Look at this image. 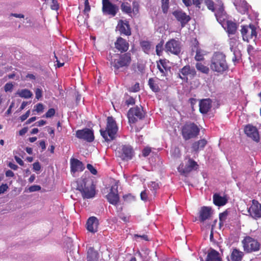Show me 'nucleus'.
Masks as SVG:
<instances>
[{
	"label": "nucleus",
	"mask_w": 261,
	"mask_h": 261,
	"mask_svg": "<svg viewBox=\"0 0 261 261\" xmlns=\"http://www.w3.org/2000/svg\"><path fill=\"white\" fill-rule=\"evenodd\" d=\"M200 129L193 122H187L181 128V134L185 141L196 138L199 134Z\"/></svg>",
	"instance_id": "423d86ee"
},
{
	"label": "nucleus",
	"mask_w": 261,
	"mask_h": 261,
	"mask_svg": "<svg viewBox=\"0 0 261 261\" xmlns=\"http://www.w3.org/2000/svg\"><path fill=\"white\" fill-rule=\"evenodd\" d=\"M15 160H16V162L20 165V166H23L24 162L18 156H14Z\"/></svg>",
	"instance_id": "0e129e2a"
},
{
	"label": "nucleus",
	"mask_w": 261,
	"mask_h": 261,
	"mask_svg": "<svg viewBox=\"0 0 261 261\" xmlns=\"http://www.w3.org/2000/svg\"><path fill=\"white\" fill-rule=\"evenodd\" d=\"M248 213L254 219L261 218V204L257 200H252V204L248 210Z\"/></svg>",
	"instance_id": "dca6fc26"
},
{
	"label": "nucleus",
	"mask_w": 261,
	"mask_h": 261,
	"mask_svg": "<svg viewBox=\"0 0 261 261\" xmlns=\"http://www.w3.org/2000/svg\"><path fill=\"white\" fill-rule=\"evenodd\" d=\"M228 212L226 211L219 214V224L220 225L226 220Z\"/></svg>",
	"instance_id": "79ce46f5"
},
{
	"label": "nucleus",
	"mask_w": 261,
	"mask_h": 261,
	"mask_svg": "<svg viewBox=\"0 0 261 261\" xmlns=\"http://www.w3.org/2000/svg\"><path fill=\"white\" fill-rule=\"evenodd\" d=\"M117 28L121 34H123L126 36L131 35L130 27L127 22H124L122 20H120Z\"/></svg>",
	"instance_id": "393cba45"
},
{
	"label": "nucleus",
	"mask_w": 261,
	"mask_h": 261,
	"mask_svg": "<svg viewBox=\"0 0 261 261\" xmlns=\"http://www.w3.org/2000/svg\"><path fill=\"white\" fill-rule=\"evenodd\" d=\"M244 256V253L237 248H233L228 258V261H242Z\"/></svg>",
	"instance_id": "bb28decb"
},
{
	"label": "nucleus",
	"mask_w": 261,
	"mask_h": 261,
	"mask_svg": "<svg viewBox=\"0 0 261 261\" xmlns=\"http://www.w3.org/2000/svg\"><path fill=\"white\" fill-rule=\"evenodd\" d=\"M122 11L125 14L130 15L132 13V9L130 5L127 2H123L121 5Z\"/></svg>",
	"instance_id": "f704fd0d"
},
{
	"label": "nucleus",
	"mask_w": 261,
	"mask_h": 261,
	"mask_svg": "<svg viewBox=\"0 0 261 261\" xmlns=\"http://www.w3.org/2000/svg\"><path fill=\"white\" fill-rule=\"evenodd\" d=\"M149 188L153 196H155L156 191L160 188L159 184L155 181H151Z\"/></svg>",
	"instance_id": "4c0bfd02"
},
{
	"label": "nucleus",
	"mask_w": 261,
	"mask_h": 261,
	"mask_svg": "<svg viewBox=\"0 0 261 261\" xmlns=\"http://www.w3.org/2000/svg\"><path fill=\"white\" fill-rule=\"evenodd\" d=\"M244 251L246 253L257 252L260 248V243L250 236H246L242 241Z\"/></svg>",
	"instance_id": "0eeeda50"
},
{
	"label": "nucleus",
	"mask_w": 261,
	"mask_h": 261,
	"mask_svg": "<svg viewBox=\"0 0 261 261\" xmlns=\"http://www.w3.org/2000/svg\"><path fill=\"white\" fill-rule=\"evenodd\" d=\"M206 144L207 141L205 139L199 140L192 144V149L194 151L197 152L199 150L203 149Z\"/></svg>",
	"instance_id": "cd10ccee"
},
{
	"label": "nucleus",
	"mask_w": 261,
	"mask_h": 261,
	"mask_svg": "<svg viewBox=\"0 0 261 261\" xmlns=\"http://www.w3.org/2000/svg\"><path fill=\"white\" fill-rule=\"evenodd\" d=\"M133 11L134 12H138L139 11V5L136 3V2H134L133 3Z\"/></svg>",
	"instance_id": "774afa93"
},
{
	"label": "nucleus",
	"mask_w": 261,
	"mask_h": 261,
	"mask_svg": "<svg viewBox=\"0 0 261 261\" xmlns=\"http://www.w3.org/2000/svg\"><path fill=\"white\" fill-rule=\"evenodd\" d=\"M36 98L39 99L42 96V90L40 88H37L35 91Z\"/></svg>",
	"instance_id": "603ef678"
},
{
	"label": "nucleus",
	"mask_w": 261,
	"mask_h": 261,
	"mask_svg": "<svg viewBox=\"0 0 261 261\" xmlns=\"http://www.w3.org/2000/svg\"><path fill=\"white\" fill-rule=\"evenodd\" d=\"M163 41H161L160 43H159L155 47V51L156 54L158 56H162V51L163 50Z\"/></svg>",
	"instance_id": "a19ab883"
},
{
	"label": "nucleus",
	"mask_w": 261,
	"mask_h": 261,
	"mask_svg": "<svg viewBox=\"0 0 261 261\" xmlns=\"http://www.w3.org/2000/svg\"><path fill=\"white\" fill-rule=\"evenodd\" d=\"M49 3L51 10L57 11L59 9V5L57 0H52Z\"/></svg>",
	"instance_id": "37998d69"
},
{
	"label": "nucleus",
	"mask_w": 261,
	"mask_h": 261,
	"mask_svg": "<svg viewBox=\"0 0 261 261\" xmlns=\"http://www.w3.org/2000/svg\"><path fill=\"white\" fill-rule=\"evenodd\" d=\"M8 166L12 169L13 170H16L17 169H18V166L17 165H16V164L13 163H11V162H10L9 164H8Z\"/></svg>",
	"instance_id": "69168bd1"
},
{
	"label": "nucleus",
	"mask_w": 261,
	"mask_h": 261,
	"mask_svg": "<svg viewBox=\"0 0 261 261\" xmlns=\"http://www.w3.org/2000/svg\"><path fill=\"white\" fill-rule=\"evenodd\" d=\"M98 220L95 217H90L87 222V229L91 232L94 233L97 231Z\"/></svg>",
	"instance_id": "b1692460"
},
{
	"label": "nucleus",
	"mask_w": 261,
	"mask_h": 261,
	"mask_svg": "<svg viewBox=\"0 0 261 261\" xmlns=\"http://www.w3.org/2000/svg\"><path fill=\"white\" fill-rule=\"evenodd\" d=\"M183 3L187 7L191 6L192 4H193V1L194 0H182Z\"/></svg>",
	"instance_id": "680f3d73"
},
{
	"label": "nucleus",
	"mask_w": 261,
	"mask_h": 261,
	"mask_svg": "<svg viewBox=\"0 0 261 261\" xmlns=\"http://www.w3.org/2000/svg\"><path fill=\"white\" fill-rule=\"evenodd\" d=\"M145 113L143 108L138 106L130 108L128 113L127 117L130 123H134L138 120H141L144 117Z\"/></svg>",
	"instance_id": "1a4fd4ad"
},
{
	"label": "nucleus",
	"mask_w": 261,
	"mask_h": 261,
	"mask_svg": "<svg viewBox=\"0 0 261 261\" xmlns=\"http://www.w3.org/2000/svg\"><path fill=\"white\" fill-rule=\"evenodd\" d=\"M84 13L85 14L88 13L90 11V6L89 5V0H85L84 2Z\"/></svg>",
	"instance_id": "de8ad7c7"
},
{
	"label": "nucleus",
	"mask_w": 261,
	"mask_h": 261,
	"mask_svg": "<svg viewBox=\"0 0 261 261\" xmlns=\"http://www.w3.org/2000/svg\"><path fill=\"white\" fill-rule=\"evenodd\" d=\"M131 91L133 92H137L140 90L139 83H136L133 87L132 88Z\"/></svg>",
	"instance_id": "338daca9"
},
{
	"label": "nucleus",
	"mask_w": 261,
	"mask_h": 261,
	"mask_svg": "<svg viewBox=\"0 0 261 261\" xmlns=\"http://www.w3.org/2000/svg\"><path fill=\"white\" fill-rule=\"evenodd\" d=\"M17 94L21 97L24 98H31L33 94L28 89H22L20 91H18Z\"/></svg>",
	"instance_id": "c9c22d12"
},
{
	"label": "nucleus",
	"mask_w": 261,
	"mask_h": 261,
	"mask_svg": "<svg viewBox=\"0 0 261 261\" xmlns=\"http://www.w3.org/2000/svg\"><path fill=\"white\" fill-rule=\"evenodd\" d=\"M87 169L93 175H96L97 173L96 169L90 164H88L87 165Z\"/></svg>",
	"instance_id": "09e8293b"
},
{
	"label": "nucleus",
	"mask_w": 261,
	"mask_h": 261,
	"mask_svg": "<svg viewBox=\"0 0 261 261\" xmlns=\"http://www.w3.org/2000/svg\"><path fill=\"white\" fill-rule=\"evenodd\" d=\"M98 255L93 247H90L87 251V261H98Z\"/></svg>",
	"instance_id": "7c9ffc66"
},
{
	"label": "nucleus",
	"mask_w": 261,
	"mask_h": 261,
	"mask_svg": "<svg viewBox=\"0 0 261 261\" xmlns=\"http://www.w3.org/2000/svg\"><path fill=\"white\" fill-rule=\"evenodd\" d=\"M135 103V99L132 97H129L125 101V103L127 106L133 105Z\"/></svg>",
	"instance_id": "13d9d810"
},
{
	"label": "nucleus",
	"mask_w": 261,
	"mask_h": 261,
	"mask_svg": "<svg viewBox=\"0 0 261 261\" xmlns=\"http://www.w3.org/2000/svg\"><path fill=\"white\" fill-rule=\"evenodd\" d=\"M13 87V85L12 83H7L4 86V90L6 92L11 91Z\"/></svg>",
	"instance_id": "6e6d98bb"
},
{
	"label": "nucleus",
	"mask_w": 261,
	"mask_h": 261,
	"mask_svg": "<svg viewBox=\"0 0 261 261\" xmlns=\"http://www.w3.org/2000/svg\"><path fill=\"white\" fill-rule=\"evenodd\" d=\"M169 61L166 59H160L156 62L157 68L162 73V75H167L168 71L170 70V67L168 66Z\"/></svg>",
	"instance_id": "5701e85b"
},
{
	"label": "nucleus",
	"mask_w": 261,
	"mask_h": 261,
	"mask_svg": "<svg viewBox=\"0 0 261 261\" xmlns=\"http://www.w3.org/2000/svg\"><path fill=\"white\" fill-rule=\"evenodd\" d=\"M115 47L121 53H126L129 48V43L122 37H118L115 42Z\"/></svg>",
	"instance_id": "aec40b11"
},
{
	"label": "nucleus",
	"mask_w": 261,
	"mask_h": 261,
	"mask_svg": "<svg viewBox=\"0 0 261 261\" xmlns=\"http://www.w3.org/2000/svg\"><path fill=\"white\" fill-rule=\"evenodd\" d=\"M165 47L166 52L178 56L181 52V44L178 40L171 39L166 43Z\"/></svg>",
	"instance_id": "9d476101"
},
{
	"label": "nucleus",
	"mask_w": 261,
	"mask_h": 261,
	"mask_svg": "<svg viewBox=\"0 0 261 261\" xmlns=\"http://www.w3.org/2000/svg\"><path fill=\"white\" fill-rule=\"evenodd\" d=\"M198 166L196 162L191 158H189L185 167L184 164H180L178 167V170L181 174H188L192 170H196Z\"/></svg>",
	"instance_id": "ddd939ff"
},
{
	"label": "nucleus",
	"mask_w": 261,
	"mask_h": 261,
	"mask_svg": "<svg viewBox=\"0 0 261 261\" xmlns=\"http://www.w3.org/2000/svg\"><path fill=\"white\" fill-rule=\"evenodd\" d=\"M33 169L35 171H39L41 169V166L38 162L33 164Z\"/></svg>",
	"instance_id": "052dcab7"
},
{
	"label": "nucleus",
	"mask_w": 261,
	"mask_h": 261,
	"mask_svg": "<svg viewBox=\"0 0 261 261\" xmlns=\"http://www.w3.org/2000/svg\"><path fill=\"white\" fill-rule=\"evenodd\" d=\"M161 8L164 13L167 14L169 9V0H161Z\"/></svg>",
	"instance_id": "ea45409f"
},
{
	"label": "nucleus",
	"mask_w": 261,
	"mask_h": 261,
	"mask_svg": "<svg viewBox=\"0 0 261 261\" xmlns=\"http://www.w3.org/2000/svg\"><path fill=\"white\" fill-rule=\"evenodd\" d=\"M140 197L141 199L143 201H146L148 200V195L146 190L141 192L140 194Z\"/></svg>",
	"instance_id": "3c124183"
},
{
	"label": "nucleus",
	"mask_w": 261,
	"mask_h": 261,
	"mask_svg": "<svg viewBox=\"0 0 261 261\" xmlns=\"http://www.w3.org/2000/svg\"><path fill=\"white\" fill-rule=\"evenodd\" d=\"M204 51L202 49H200L197 52H196V55L194 58L195 60L197 61H202L204 60Z\"/></svg>",
	"instance_id": "58836bf2"
},
{
	"label": "nucleus",
	"mask_w": 261,
	"mask_h": 261,
	"mask_svg": "<svg viewBox=\"0 0 261 261\" xmlns=\"http://www.w3.org/2000/svg\"><path fill=\"white\" fill-rule=\"evenodd\" d=\"M140 46L143 51L146 54H149L151 48V42L143 40L140 42Z\"/></svg>",
	"instance_id": "473e14b6"
},
{
	"label": "nucleus",
	"mask_w": 261,
	"mask_h": 261,
	"mask_svg": "<svg viewBox=\"0 0 261 261\" xmlns=\"http://www.w3.org/2000/svg\"><path fill=\"white\" fill-rule=\"evenodd\" d=\"M195 67L197 70L202 73L208 74L210 72L209 68L204 65L202 63L198 62L196 63Z\"/></svg>",
	"instance_id": "72a5a7b5"
},
{
	"label": "nucleus",
	"mask_w": 261,
	"mask_h": 261,
	"mask_svg": "<svg viewBox=\"0 0 261 261\" xmlns=\"http://www.w3.org/2000/svg\"><path fill=\"white\" fill-rule=\"evenodd\" d=\"M120 149L119 156L122 160L128 161L133 158L134 155V151L130 145H123Z\"/></svg>",
	"instance_id": "2eb2a0df"
},
{
	"label": "nucleus",
	"mask_w": 261,
	"mask_h": 261,
	"mask_svg": "<svg viewBox=\"0 0 261 261\" xmlns=\"http://www.w3.org/2000/svg\"><path fill=\"white\" fill-rule=\"evenodd\" d=\"M118 127L116 122L112 116H109L107 119L105 129L101 128L100 133L101 136L107 142H110L116 138Z\"/></svg>",
	"instance_id": "39448f33"
},
{
	"label": "nucleus",
	"mask_w": 261,
	"mask_h": 261,
	"mask_svg": "<svg viewBox=\"0 0 261 261\" xmlns=\"http://www.w3.org/2000/svg\"><path fill=\"white\" fill-rule=\"evenodd\" d=\"M76 137L80 139H82L89 142H92L94 139L93 131L88 128L77 130L76 132Z\"/></svg>",
	"instance_id": "4468645a"
},
{
	"label": "nucleus",
	"mask_w": 261,
	"mask_h": 261,
	"mask_svg": "<svg viewBox=\"0 0 261 261\" xmlns=\"http://www.w3.org/2000/svg\"><path fill=\"white\" fill-rule=\"evenodd\" d=\"M205 261H221L219 253L214 249L208 252Z\"/></svg>",
	"instance_id": "c85d7f7f"
},
{
	"label": "nucleus",
	"mask_w": 261,
	"mask_h": 261,
	"mask_svg": "<svg viewBox=\"0 0 261 261\" xmlns=\"http://www.w3.org/2000/svg\"><path fill=\"white\" fill-rule=\"evenodd\" d=\"M132 60V55L129 52L116 54L114 55L113 59L111 56V67L115 74H117L120 71L128 69Z\"/></svg>",
	"instance_id": "f03ea898"
},
{
	"label": "nucleus",
	"mask_w": 261,
	"mask_h": 261,
	"mask_svg": "<svg viewBox=\"0 0 261 261\" xmlns=\"http://www.w3.org/2000/svg\"><path fill=\"white\" fill-rule=\"evenodd\" d=\"M102 10L104 14L115 16L119 10L118 7L109 0H102Z\"/></svg>",
	"instance_id": "f8f14e48"
},
{
	"label": "nucleus",
	"mask_w": 261,
	"mask_h": 261,
	"mask_svg": "<svg viewBox=\"0 0 261 261\" xmlns=\"http://www.w3.org/2000/svg\"><path fill=\"white\" fill-rule=\"evenodd\" d=\"M148 85L150 89L154 92H158L160 90V88L158 85L155 83L153 78H150L148 80Z\"/></svg>",
	"instance_id": "e433bc0d"
},
{
	"label": "nucleus",
	"mask_w": 261,
	"mask_h": 261,
	"mask_svg": "<svg viewBox=\"0 0 261 261\" xmlns=\"http://www.w3.org/2000/svg\"><path fill=\"white\" fill-rule=\"evenodd\" d=\"M70 171L72 173L82 172L85 169L84 164L77 159L71 158L70 160Z\"/></svg>",
	"instance_id": "412c9836"
},
{
	"label": "nucleus",
	"mask_w": 261,
	"mask_h": 261,
	"mask_svg": "<svg viewBox=\"0 0 261 261\" xmlns=\"http://www.w3.org/2000/svg\"><path fill=\"white\" fill-rule=\"evenodd\" d=\"M176 20L180 23L181 27L184 28L191 20V17L181 10H176L172 13Z\"/></svg>",
	"instance_id": "a211bd4d"
},
{
	"label": "nucleus",
	"mask_w": 261,
	"mask_h": 261,
	"mask_svg": "<svg viewBox=\"0 0 261 261\" xmlns=\"http://www.w3.org/2000/svg\"><path fill=\"white\" fill-rule=\"evenodd\" d=\"M212 105V100L210 98L202 99L199 101V112L205 114L211 110Z\"/></svg>",
	"instance_id": "4be33fe9"
},
{
	"label": "nucleus",
	"mask_w": 261,
	"mask_h": 261,
	"mask_svg": "<svg viewBox=\"0 0 261 261\" xmlns=\"http://www.w3.org/2000/svg\"><path fill=\"white\" fill-rule=\"evenodd\" d=\"M135 238H140L141 239H143L145 241H149L148 236L146 234H143V235L135 234Z\"/></svg>",
	"instance_id": "e2e57ef3"
},
{
	"label": "nucleus",
	"mask_w": 261,
	"mask_h": 261,
	"mask_svg": "<svg viewBox=\"0 0 261 261\" xmlns=\"http://www.w3.org/2000/svg\"><path fill=\"white\" fill-rule=\"evenodd\" d=\"M55 114V110L54 108L49 109L47 112L45 114L44 116L46 118H51Z\"/></svg>",
	"instance_id": "49530a36"
},
{
	"label": "nucleus",
	"mask_w": 261,
	"mask_h": 261,
	"mask_svg": "<svg viewBox=\"0 0 261 261\" xmlns=\"http://www.w3.org/2000/svg\"><path fill=\"white\" fill-rule=\"evenodd\" d=\"M35 108V110L38 113L42 112L44 110V106L41 103L37 104Z\"/></svg>",
	"instance_id": "5fc2aeb1"
},
{
	"label": "nucleus",
	"mask_w": 261,
	"mask_h": 261,
	"mask_svg": "<svg viewBox=\"0 0 261 261\" xmlns=\"http://www.w3.org/2000/svg\"><path fill=\"white\" fill-rule=\"evenodd\" d=\"M245 134L253 141L258 142L259 141V135L258 131L255 126L251 124H247L244 127Z\"/></svg>",
	"instance_id": "f3484780"
},
{
	"label": "nucleus",
	"mask_w": 261,
	"mask_h": 261,
	"mask_svg": "<svg viewBox=\"0 0 261 261\" xmlns=\"http://www.w3.org/2000/svg\"><path fill=\"white\" fill-rule=\"evenodd\" d=\"M151 150L150 147H145L142 151V155L144 157L147 156L148 155H149V154L151 152Z\"/></svg>",
	"instance_id": "8fccbe9b"
},
{
	"label": "nucleus",
	"mask_w": 261,
	"mask_h": 261,
	"mask_svg": "<svg viewBox=\"0 0 261 261\" xmlns=\"http://www.w3.org/2000/svg\"><path fill=\"white\" fill-rule=\"evenodd\" d=\"M196 75V71L192 67L191 68L189 65H186L179 70L178 77L181 79L183 81L187 82L188 81V76L190 79H193Z\"/></svg>",
	"instance_id": "9b49d317"
},
{
	"label": "nucleus",
	"mask_w": 261,
	"mask_h": 261,
	"mask_svg": "<svg viewBox=\"0 0 261 261\" xmlns=\"http://www.w3.org/2000/svg\"><path fill=\"white\" fill-rule=\"evenodd\" d=\"M215 1L214 3L212 0H194L193 5L200 9L202 7V5L204 4L208 10L215 13L217 20L221 23L227 18L226 13L222 0Z\"/></svg>",
	"instance_id": "f257e3e1"
},
{
	"label": "nucleus",
	"mask_w": 261,
	"mask_h": 261,
	"mask_svg": "<svg viewBox=\"0 0 261 261\" xmlns=\"http://www.w3.org/2000/svg\"><path fill=\"white\" fill-rule=\"evenodd\" d=\"M241 33L244 41H254L257 37L256 28L253 24L241 25Z\"/></svg>",
	"instance_id": "6e6552de"
},
{
	"label": "nucleus",
	"mask_w": 261,
	"mask_h": 261,
	"mask_svg": "<svg viewBox=\"0 0 261 261\" xmlns=\"http://www.w3.org/2000/svg\"><path fill=\"white\" fill-rule=\"evenodd\" d=\"M30 110H28V111H27V112L21 115L20 117V119L21 120V122L24 121L25 120H26L28 117L30 115Z\"/></svg>",
	"instance_id": "bf43d9fd"
},
{
	"label": "nucleus",
	"mask_w": 261,
	"mask_h": 261,
	"mask_svg": "<svg viewBox=\"0 0 261 261\" xmlns=\"http://www.w3.org/2000/svg\"><path fill=\"white\" fill-rule=\"evenodd\" d=\"M76 183V190L81 192L84 199H90L95 196V186L91 179L82 177L78 179Z\"/></svg>",
	"instance_id": "7ed1b4c3"
},
{
	"label": "nucleus",
	"mask_w": 261,
	"mask_h": 261,
	"mask_svg": "<svg viewBox=\"0 0 261 261\" xmlns=\"http://www.w3.org/2000/svg\"><path fill=\"white\" fill-rule=\"evenodd\" d=\"M108 201L112 204L117 205L119 201V196L118 191L116 189V192L113 191V188H111V191L107 195Z\"/></svg>",
	"instance_id": "a878e982"
},
{
	"label": "nucleus",
	"mask_w": 261,
	"mask_h": 261,
	"mask_svg": "<svg viewBox=\"0 0 261 261\" xmlns=\"http://www.w3.org/2000/svg\"><path fill=\"white\" fill-rule=\"evenodd\" d=\"M41 190V187L38 185H33L29 187V190L31 192L38 191Z\"/></svg>",
	"instance_id": "864d4df0"
},
{
	"label": "nucleus",
	"mask_w": 261,
	"mask_h": 261,
	"mask_svg": "<svg viewBox=\"0 0 261 261\" xmlns=\"http://www.w3.org/2000/svg\"><path fill=\"white\" fill-rule=\"evenodd\" d=\"M8 189V186L7 184H2L0 186V194L4 193L5 191L7 190Z\"/></svg>",
	"instance_id": "4d7b16f0"
},
{
	"label": "nucleus",
	"mask_w": 261,
	"mask_h": 261,
	"mask_svg": "<svg viewBox=\"0 0 261 261\" xmlns=\"http://www.w3.org/2000/svg\"><path fill=\"white\" fill-rule=\"evenodd\" d=\"M210 68L214 72L223 73L228 69L226 60V56L221 52H215L213 55L210 63Z\"/></svg>",
	"instance_id": "20e7f679"
},
{
	"label": "nucleus",
	"mask_w": 261,
	"mask_h": 261,
	"mask_svg": "<svg viewBox=\"0 0 261 261\" xmlns=\"http://www.w3.org/2000/svg\"><path fill=\"white\" fill-rule=\"evenodd\" d=\"M201 49L199 47V44L197 39H195L194 43L191 46L192 53L197 52L198 50Z\"/></svg>",
	"instance_id": "c03bdc74"
},
{
	"label": "nucleus",
	"mask_w": 261,
	"mask_h": 261,
	"mask_svg": "<svg viewBox=\"0 0 261 261\" xmlns=\"http://www.w3.org/2000/svg\"><path fill=\"white\" fill-rule=\"evenodd\" d=\"M123 198L126 202H131L135 200V196L132 195L131 194H128L124 195L123 196Z\"/></svg>",
	"instance_id": "a18cd8bd"
},
{
	"label": "nucleus",
	"mask_w": 261,
	"mask_h": 261,
	"mask_svg": "<svg viewBox=\"0 0 261 261\" xmlns=\"http://www.w3.org/2000/svg\"><path fill=\"white\" fill-rule=\"evenodd\" d=\"M237 24L232 21H227V32L229 34H234L237 30Z\"/></svg>",
	"instance_id": "2f4dec72"
},
{
	"label": "nucleus",
	"mask_w": 261,
	"mask_h": 261,
	"mask_svg": "<svg viewBox=\"0 0 261 261\" xmlns=\"http://www.w3.org/2000/svg\"><path fill=\"white\" fill-rule=\"evenodd\" d=\"M213 214L212 208L208 206H203L200 208L199 212V220L203 223L206 220H208Z\"/></svg>",
	"instance_id": "6ab92c4d"
},
{
	"label": "nucleus",
	"mask_w": 261,
	"mask_h": 261,
	"mask_svg": "<svg viewBox=\"0 0 261 261\" xmlns=\"http://www.w3.org/2000/svg\"><path fill=\"white\" fill-rule=\"evenodd\" d=\"M213 202L216 205L221 206L224 205L227 203V199L218 194H215L213 195Z\"/></svg>",
	"instance_id": "c756f323"
}]
</instances>
